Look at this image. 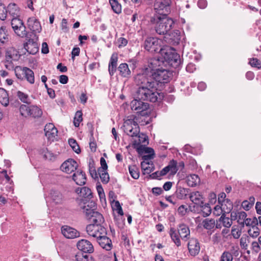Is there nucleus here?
<instances>
[{
    "mask_svg": "<svg viewBox=\"0 0 261 261\" xmlns=\"http://www.w3.org/2000/svg\"><path fill=\"white\" fill-rule=\"evenodd\" d=\"M16 95L21 102L25 103L30 102V98L27 94L20 91H18L16 93Z\"/></svg>",
    "mask_w": 261,
    "mask_h": 261,
    "instance_id": "obj_44",
    "label": "nucleus"
},
{
    "mask_svg": "<svg viewBox=\"0 0 261 261\" xmlns=\"http://www.w3.org/2000/svg\"><path fill=\"white\" fill-rule=\"evenodd\" d=\"M50 194L52 201L56 204H61L63 202L64 198L60 192L52 190Z\"/></svg>",
    "mask_w": 261,
    "mask_h": 261,
    "instance_id": "obj_27",
    "label": "nucleus"
},
{
    "mask_svg": "<svg viewBox=\"0 0 261 261\" xmlns=\"http://www.w3.org/2000/svg\"><path fill=\"white\" fill-rule=\"evenodd\" d=\"M140 152L148 153V154H144L142 156L143 161L149 162L151 159L153 158L154 151L151 148L141 146Z\"/></svg>",
    "mask_w": 261,
    "mask_h": 261,
    "instance_id": "obj_24",
    "label": "nucleus"
},
{
    "mask_svg": "<svg viewBox=\"0 0 261 261\" xmlns=\"http://www.w3.org/2000/svg\"><path fill=\"white\" fill-rule=\"evenodd\" d=\"M92 224L100 225L104 222L102 215L97 211H95L92 215L87 218Z\"/></svg>",
    "mask_w": 261,
    "mask_h": 261,
    "instance_id": "obj_23",
    "label": "nucleus"
},
{
    "mask_svg": "<svg viewBox=\"0 0 261 261\" xmlns=\"http://www.w3.org/2000/svg\"><path fill=\"white\" fill-rule=\"evenodd\" d=\"M131 109L137 113H140L144 115L146 113L144 112L147 110L149 107V105L147 102H143L137 99H134L130 103Z\"/></svg>",
    "mask_w": 261,
    "mask_h": 261,
    "instance_id": "obj_9",
    "label": "nucleus"
},
{
    "mask_svg": "<svg viewBox=\"0 0 261 261\" xmlns=\"http://www.w3.org/2000/svg\"><path fill=\"white\" fill-rule=\"evenodd\" d=\"M11 25L15 33L19 37L23 38L27 35L26 28L22 21L17 17L12 18Z\"/></svg>",
    "mask_w": 261,
    "mask_h": 261,
    "instance_id": "obj_7",
    "label": "nucleus"
},
{
    "mask_svg": "<svg viewBox=\"0 0 261 261\" xmlns=\"http://www.w3.org/2000/svg\"><path fill=\"white\" fill-rule=\"evenodd\" d=\"M75 192L80 196L85 198L90 199L92 196L91 190L86 187L78 188L76 189Z\"/></svg>",
    "mask_w": 261,
    "mask_h": 261,
    "instance_id": "obj_26",
    "label": "nucleus"
},
{
    "mask_svg": "<svg viewBox=\"0 0 261 261\" xmlns=\"http://www.w3.org/2000/svg\"><path fill=\"white\" fill-rule=\"evenodd\" d=\"M161 40L157 38L148 37L144 42V48L151 53L158 51V50L161 49Z\"/></svg>",
    "mask_w": 261,
    "mask_h": 261,
    "instance_id": "obj_8",
    "label": "nucleus"
},
{
    "mask_svg": "<svg viewBox=\"0 0 261 261\" xmlns=\"http://www.w3.org/2000/svg\"><path fill=\"white\" fill-rule=\"evenodd\" d=\"M124 132L132 138L137 137L140 133V128L138 124L134 121L127 120L123 124Z\"/></svg>",
    "mask_w": 261,
    "mask_h": 261,
    "instance_id": "obj_6",
    "label": "nucleus"
},
{
    "mask_svg": "<svg viewBox=\"0 0 261 261\" xmlns=\"http://www.w3.org/2000/svg\"><path fill=\"white\" fill-rule=\"evenodd\" d=\"M219 221L222 223L224 227L229 228L232 225V222L228 217H226L224 214L219 218Z\"/></svg>",
    "mask_w": 261,
    "mask_h": 261,
    "instance_id": "obj_45",
    "label": "nucleus"
},
{
    "mask_svg": "<svg viewBox=\"0 0 261 261\" xmlns=\"http://www.w3.org/2000/svg\"><path fill=\"white\" fill-rule=\"evenodd\" d=\"M188 193V191L185 188H179L176 191L175 196L179 199H184L186 198Z\"/></svg>",
    "mask_w": 261,
    "mask_h": 261,
    "instance_id": "obj_43",
    "label": "nucleus"
},
{
    "mask_svg": "<svg viewBox=\"0 0 261 261\" xmlns=\"http://www.w3.org/2000/svg\"><path fill=\"white\" fill-rule=\"evenodd\" d=\"M25 50L29 54L35 55L39 50L38 43L33 39H30L24 44Z\"/></svg>",
    "mask_w": 261,
    "mask_h": 261,
    "instance_id": "obj_16",
    "label": "nucleus"
},
{
    "mask_svg": "<svg viewBox=\"0 0 261 261\" xmlns=\"http://www.w3.org/2000/svg\"><path fill=\"white\" fill-rule=\"evenodd\" d=\"M160 53L164 60L170 64L177 66L180 62L179 55L171 47L165 46L160 49Z\"/></svg>",
    "mask_w": 261,
    "mask_h": 261,
    "instance_id": "obj_3",
    "label": "nucleus"
},
{
    "mask_svg": "<svg viewBox=\"0 0 261 261\" xmlns=\"http://www.w3.org/2000/svg\"><path fill=\"white\" fill-rule=\"evenodd\" d=\"M231 232L233 238L235 239H237L240 237L242 231L238 226H233L231 228Z\"/></svg>",
    "mask_w": 261,
    "mask_h": 261,
    "instance_id": "obj_55",
    "label": "nucleus"
},
{
    "mask_svg": "<svg viewBox=\"0 0 261 261\" xmlns=\"http://www.w3.org/2000/svg\"><path fill=\"white\" fill-rule=\"evenodd\" d=\"M174 22L172 19L168 17L159 18L155 25V31L159 35H164V40L168 43L171 42V38L168 39V36L170 34L168 33L172 29Z\"/></svg>",
    "mask_w": 261,
    "mask_h": 261,
    "instance_id": "obj_2",
    "label": "nucleus"
},
{
    "mask_svg": "<svg viewBox=\"0 0 261 261\" xmlns=\"http://www.w3.org/2000/svg\"><path fill=\"white\" fill-rule=\"evenodd\" d=\"M8 35L6 33V28L1 27L0 29V41L2 43H4L8 40Z\"/></svg>",
    "mask_w": 261,
    "mask_h": 261,
    "instance_id": "obj_57",
    "label": "nucleus"
},
{
    "mask_svg": "<svg viewBox=\"0 0 261 261\" xmlns=\"http://www.w3.org/2000/svg\"><path fill=\"white\" fill-rule=\"evenodd\" d=\"M72 179L77 185H84L86 182L85 173L81 170H76L72 175Z\"/></svg>",
    "mask_w": 261,
    "mask_h": 261,
    "instance_id": "obj_17",
    "label": "nucleus"
},
{
    "mask_svg": "<svg viewBox=\"0 0 261 261\" xmlns=\"http://www.w3.org/2000/svg\"><path fill=\"white\" fill-rule=\"evenodd\" d=\"M22 69L23 67L20 66H17L15 69V73L16 77L20 80L23 79V76H22Z\"/></svg>",
    "mask_w": 261,
    "mask_h": 261,
    "instance_id": "obj_64",
    "label": "nucleus"
},
{
    "mask_svg": "<svg viewBox=\"0 0 261 261\" xmlns=\"http://www.w3.org/2000/svg\"><path fill=\"white\" fill-rule=\"evenodd\" d=\"M248 233L250 237L256 238L259 236L260 231L257 225H255L250 227L248 230Z\"/></svg>",
    "mask_w": 261,
    "mask_h": 261,
    "instance_id": "obj_42",
    "label": "nucleus"
},
{
    "mask_svg": "<svg viewBox=\"0 0 261 261\" xmlns=\"http://www.w3.org/2000/svg\"><path fill=\"white\" fill-rule=\"evenodd\" d=\"M78 249L84 253H91L94 251V247L92 243L85 239L79 241L76 244Z\"/></svg>",
    "mask_w": 261,
    "mask_h": 261,
    "instance_id": "obj_12",
    "label": "nucleus"
},
{
    "mask_svg": "<svg viewBox=\"0 0 261 261\" xmlns=\"http://www.w3.org/2000/svg\"><path fill=\"white\" fill-rule=\"evenodd\" d=\"M213 214L216 216H219L224 213V207H222V205H217L215 206L213 210Z\"/></svg>",
    "mask_w": 261,
    "mask_h": 261,
    "instance_id": "obj_59",
    "label": "nucleus"
},
{
    "mask_svg": "<svg viewBox=\"0 0 261 261\" xmlns=\"http://www.w3.org/2000/svg\"><path fill=\"white\" fill-rule=\"evenodd\" d=\"M61 232L63 235L67 239H74L80 236V233L75 229L65 225L62 227Z\"/></svg>",
    "mask_w": 261,
    "mask_h": 261,
    "instance_id": "obj_13",
    "label": "nucleus"
},
{
    "mask_svg": "<svg viewBox=\"0 0 261 261\" xmlns=\"http://www.w3.org/2000/svg\"><path fill=\"white\" fill-rule=\"evenodd\" d=\"M78 167V164L73 159H70L62 163L61 170L67 174H70L75 171Z\"/></svg>",
    "mask_w": 261,
    "mask_h": 261,
    "instance_id": "obj_10",
    "label": "nucleus"
},
{
    "mask_svg": "<svg viewBox=\"0 0 261 261\" xmlns=\"http://www.w3.org/2000/svg\"><path fill=\"white\" fill-rule=\"evenodd\" d=\"M82 116L83 114L82 111H78L76 112L73 121V123L75 127H79L80 123L82 121Z\"/></svg>",
    "mask_w": 261,
    "mask_h": 261,
    "instance_id": "obj_49",
    "label": "nucleus"
},
{
    "mask_svg": "<svg viewBox=\"0 0 261 261\" xmlns=\"http://www.w3.org/2000/svg\"><path fill=\"white\" fill-rule=\"evenodd\" d=\"M171 0H159L154 4V9L156 13L162 15H167L170 12Z\"/></svg>",
    "mask_w": 261,
    "mask_h": 261,
    "instance_id": "obj_4",
    "label": "nucleus"
},
{
    "mask_svg": "<svg viewBox=\"0 0 261 261\" xmlns=\"http://www.w3.org/2000/svg\"><path fill=\"white\" fill-rule=\"evenodd\" d=\"M250 248L253 253H258L261 250V245L259 244V241H254L251 242Z\"/></svg>",
    "mask_w": 261,
    "mask_h": 261,
    "instance_id": "obj_48",
    "label": "nucleus"
},
{
    "mask_svg": "<svg viewBox=\"0 0 261 261\" xmlns=\"http://www.w3.org/2000/svg\"><path fill=\"white\" fill-rule=\"evenodd\" d=\"M84 252L77 253L75 255L76 261H93V258L90 254H85Z\"/></svg>",
    "mask_w": 261,
    "mask_h": 261,
    "instance_id": "obj_36",
    "label": "nucleus"
},
{
    "mask_svg": "<svg viewBox=\"0 0 261 261\" xmlns=\"http://www.w3.org/2000/svg\"><path fill=\"white\" fill-rule=\"evenodd\" d=\"M188 247L191 255L195 256L199 253L200 248L198 241L196 239H191L188 243Z\"/></svg>",
    "mask_w": 261,
    "mask_h": 261,
    "instance_id": "obj_15",
    "label": "nucleus"
},
{
    "mask_svg": "<svg viewBox=\"0 0 261 261\" xmlns=\"http://www.w3.org/2000/svg\"><path fill=\"white\" fill-rule=\"evenodd\" d=\"M109 3L111 6L112 9L113 11L119 14L121 12V6L116 0H109Z\"/></svg>",
    "mask_w": 261,
    "mask_h": 261,
    "instance_id": "obj_40",
    "label": "nucleus"
},
{
    "mask_svg": "<svg viewBox=\"0 0 261 261\" xmlns=\"http://www.w3.org/2000/svg\"><path fill=\"white\" fill-rule=\"evenodd\" d=\"M83 203L80 204L81 208L83 210L86 218L89 217L95 211L97 206L96 203L93 200L85 201L82 200Z\"/></svg>",
    "mask_w": 261,
    "mask_h": 261,
    "instance_id": "obj_11",
    "label": "nucleus"
},
{
    "mask_svg": "<svg viewBox=\"0 0 261 261\" xmlns=\"http://www.w3.org/2000/svg\"><path fill=\"white\" fill-rule=\"evenodd\" d=\"M244 224H245L247 226L253 227L255 225H258V220L257 219L253 217L252 218H247L245 220V222L244 223Z\"/></svg>",
    "mask_w": 261,
    "mask_h": 261,
    "instance_id": "obj_51",
    "label": "nucleus"
},
{
    "mask_svg": "<svg viewBox=\"0 0 261 261\" xmlns=\"http://www.w3.org/2000/svg\"><path fill=\"white\" fill-rule=\"evenodd\" d=\"M8 10L4 5H0V19L4 20L7 16Z\"/></svg>",
    "mask_w": 261,
    "mask_h": 261,
    "instance_id": "obj_58",
    "label": "nucleus"
},
{
    "mask_svg": "<svg viewBox=\"0 0 261 261\" xmlns=\"http://www.w3.org/2000/svg\"><path fill=\"white\" fill-rule=\"evenodd\" d=\"M177 231L182 240L187 241L188 239L190 234V231L187 226L185 224L180 225Z\"/></svg>",
    "mask_w": 261,
    "mask_h": 261,
    "instance_id": "obj_25",
    "label": "nucleus"
},
{
    "mask_svg": "<svg viewBox=\"0 0 261 261\" xmlns=\"http://www.w3.org/2000/svg\"><path fill=\"white\" fill-rule=\"evenodd\" d=\"M136 137L138 138V141L134 140V143L136 144H145L146 143H148L147 136L143 134H139L138 135V136Z\"/></svg>",
    "mask_w": 261,
    "mask_h": 261,
    "instance_id": "obj_52",
    "label": "nucleus"
},
{
    "mask_svg": "<svg viewBox=\"0 0 261 261\" xmlns=\"http://www.w3.org/2000/svg\"><path fill=\"white\" fill-rule=\"evenodd\" d=\"M118 70L120 75L123 77H129L131 74V71L126 63H121L118 67Z\"/></svg>",
    "mask_w": 261,
    "mask_h": 261,
    "instance_id": "obj_28",
    "label": "nucleus"
},
{
    "mask_svg": "<svg viewBox=\"0 0 261 261\" xmlns=\"http://www.w3.org/2000/svg\"><path fill=\"white\" fill-rule=\"evenodd\" d=\"M233 256L229 251H224L221 255L220 261H232Z\"/></svg>",
    "mask_w": 261,
    "mask_h": 261,
    "instance_id": "obj_54",
    "label": "nucleus"
},
{
    "mask_svg": "<svg viewBox=\"0 0 261 261\" xmlns=\"http://www.w3.org/2000/svg\"><path fill=\"white\" fill-rule=\"evenodd\" d=\"M221 205L224 207V213H229L233 207L232 203L228 199H226L225 203H221Z\"/></svg>",
    "mask_w": 261,
    "mask_h": 261,
    "instance_id": "obj_56",
    "label": "nucleus"
},
{
    "mask_svg": "<svg viewBox=\"0 0 261 261\" xmlns=\"http://www.w3.org/2000/svg\"><path fill=\"white\" fill-rule=\"evenodd\" d=\"M97 241L99 245L106 250H110L112 249V241L106 235H101Z\"/></svg>",
    "mask_w": 261,
    "mask_h": 261,
    "instance_id": "obj_21",
    "label": "nucleus"
},
{
    "mask_svg": "<svg viewBox=\"0 0 261 261\" xmlns=\"http://www.w3.org/2000/svg\"><path fill=\"white\" fill-rule=\"evenodd\" d=\"M21 54L14 47L7 49L6 53V62H12V61L17 60Z\"/></svg>",
    "mask_w": 261,
    "mask_h": 261,
    "instance_id": "obj_18",
    "label": "nucleus"
},
{
    "mask_svg": "<svg viewBox=\"0 0 261 261\" xmlns=\"http://www.w3.org/2000/svg\"><path fill=\"white\" fill-rule=\"evenodd\" d=\"M198 207L200 208L204 217H207L211 214L212 209L208 203H205L204 202L202 205H200Z\"/></svg>",
    "mask_w": 261,
    "mask_h": 261,
    "instance_id": "obj_39",
    "label": "nucleus"
},
{
    "mask_svg": "<svg viewBox=\"0 0 261 261\" xmlns=\"http://www.w3.org/2000/svg\"><path fill=\"white\" fill-rule=\"evenodd\" d=\"M98 172L101 182L105 184H107L109 181V175L107 172V170L98 169Z\"/></svg>",
    "mask_w": 261,
    "mask_h": 261,
    "instance_id": "obj_41",
    "label": "nucleus"
},
{
    "mask_svg": "<svg viewBox=\"0 0 261 261\" xmlns=\"http://www.w3.org/2000/svg\"><path fill=\"white\" fill-rule=\"evenodd\" d=\"M250 65L258 69L261 68V62L257 58H252L249 61Z\"/></svg>",
    "mask_w": 261,
    "mask_h": 261,
    "instance_id": "obj_60",
    "label": "nucleus"
},
{
    "mask_svg": "<svg viewBox=\"0 0 261 261\" xmlns=\"http://www.w3.org/2000/svg\"><path fill=\"white\" fill-rule=\"evenodd\" d=\"M163 63L159 59H152L148 68L142 69L135 77V81L139 88L137 97L140 100L156 102L163 98L162 94L157 91L159 83L169 81L171 73L166 69L158 68Z\"/></svg>",
    "mask_w": 261,
    "mask_h": 261,
    "instance_id": "obj_1",
    "label": "nucleus"
},
{
    "mask_svg": "<svg viewBox=\"0 0 261 261\" xmlns=\"http://www.w3.org/2000/svg\"><path fill=\"white\" fill-rule=\"evenodd\" d=\"M0 102L5 107L8 106L9 103L8 94L3 88H0Z\"/></svg>",
    "mask_w": 261,
    "mask_h": 261,
    "instance_id": "obj_33",
    "label": "nucleus"
},
{
    "mask_svg": "<svg viewBox=\"0 0 261 261\" xmlns=\"http://www.w3.org/2000/svg\"><path fill=\"white\" fill-rule=\"evenodd\" d=\"M249 242V237L246 234H244L240 239V244L242 248L247 249Z\"/></svg>",
    "mask_w": 261,
    "mask_h": 261,
    "instance_id": "obj_47",
    "label": "nucleus"
},
{
    "mask_svg": "<svg viewBox=\"0 0 261 261\" xmlns=\"http://www.w3.org/2000/svg\"><path fill=\"white\" fill-rule=\"evenodd\" d=\"M68 142L71 147L76 153H79L81 151L80 147L75 140L73 139H69Z\"/></svg>",
    "mask_w": 261,
    "mask_h": 261,
    "instance_id": "obj_53",
    "label": "nucleus"
},
{
    "mask_svg": "<svg viewBox=\"0 0 261 261\" xmlns=\"http://www.w3.org/2000/svg\"><path fill=\"white\" fill-rule=\"evenodd\" d=\"M128 170L130 175L134 179H137L139 178L140 176L139 170L136 166H129Z\"/></svg>",
    "mask_w": 261,
    "mask_h": 261,
    "instance_id": "obj_38",
    "label": "nucleus"
},
{
    "mask_svg": "<svg viewBox=\"0 0 261 261\" xmlns=\"http://www.w3.org/2000/svg\"><path fill=\"white\" fill-rule=\"evenodd\" d=\"M20 113L21 116L24 117L29 116L30 112V106H28L25 105H21L19 108Z\"/></svg>",
    "mask_w": 261,
    "mask_h": 261,
    "instance_id": "obj_46",
    "label": "nucleus"
},
{
    "mask_svg": "<svg viewBox=\"0 0 261 261\" xmlns=\"http://www.w3.org/2000/svg\"><path fill=\"white\" fill-rule=\"evenodd\" d=\"M190 200L197 206L202 205L204 202V198L203 195L198 191H194L189 195Z\"/></svg>",
    "mask_w": 261,
    "mask_h": 261,
    "instance_id": "obj_19",
    "label": "nucleus"
},
{
    "mask_svg": "<svg viewBox=\"0 0 261 261\" xmlns=\"http://www.w3.org/2000/svg\"><path fill=\"white\" fill-rule=\"evenodd\" d=\"M169 234L172 241L175 243V244L177 247L180 246L181 245V242L178 231L174 228H171L170 229Z\"/></svg>",
    "mask_w": 261,
    "mask_h": 261,
    "instance_id": "obj_29",
    "label": "nucleus"
},
{
    "mask_svg": "<svg viewBox=\"0 0 261 261\" xmlns=\"http://www.w3.org/2000/svg\"><path fill=\"white\" fill-rule=\"evenodd\" d=\"M86 230L89 236L95 238L96 240L101 235L107 234L106 228L100 225L90 224L87 226Z\"/></svg>",
    "mask_w": 261,
    "mask_h": 261,
    "instance_id": "obj_5",
    "label": "nucleus"
},
{
    "mask_svg": "<svg viewBox=\"0 0 261 261\" xmlns=\"http://www.w3.org/2000/svg\"><path fill=\"white\" fill-rule=\"evenodd\" d=\"M163 169L166 175L168 173H169L170 175H175L178 170L177 163L176 161L172 160L170 161L168 166Z\"/></svg>",
    "mask_w": 261,
    "mask_h": 261,
    "instance_id": "obj_22",
    "label": "nucleus"
},
{
    "mask_svg": "<svg viewBox=\"0 0 261 261\" xmlns=\"http://www.w3.org/2000/svg\"><path fill=\"white\" fill-rule=\"evenodd\" d=\"M42 153L45 159L51 160L54 158L53 153L49 151L47 149L43 150Z\"/></svg>",
    "mask_w": 261,
    "mask_h": 261,
    "instance_id": "obj_63",
    "label": "nucleus"
},
{
    "mask_svg": "<svg viewBox=\"0 0 261 261\" xmlns=\"http://www.w3.org/2000/svg\"><path fill=\"white\" fill-rule=\"evenodd\" d=\"M7 10L13 18L17 17L19 15V9L15 4H10L8 6Z\"/></svg>",
    "mask_w": 261,
    "mask_h": 261,
    "instance_id": "obj_35",
    "label": "nucleus"
},
{
    "mask_svg": "<svg viewBox=\"0 0 261 261\" xmlns=\"http://www.w3.org/2000/svg\"><path fill=\"white\" fill-rule=\"evenodd\" d=\"M28 25L29 29L34 32H40L41 30V27L38 20L34 17H30L28 19Z\"/></svg>",
    "mask_w": 261,
    "mask_h": 261,
    "instance_id": "obj_20",
    "label": "nucleus"
},
{
    "mask_svg": "<svg viewBox=\"0 0 261 261\" xmlns=\"http://www.w3.org/2000/svg\"><path fill=\"white\" fill-rule=\"evenodd\" d=\"M113 208L114 209V210L117 211V213L119 215L121 216L123 215V212L122 207L118 201H116L114 202V203L113 206Z\"/></svg>",
    "mask_w": 261,
    "mask_h": 261,
    "instance_id": "obj_61",
    "label": "nucleus"
},
{
    "mask_svg": "<svg viewBox=\"0 0 261 261\" xmlns=\"http://www.w3.org/2000/svg\"><path fill=\"white\" fill-rule=\"evenodd\" d=\"M203 227L208 230H211L214 228L216 224L213 219H205L202 221Z\"/></svg>",
    "mask_w": 261,
    "mask_h": 261,
    "instance_id": "obj_37",
    "label": "nucleus"
},
{
    "mask_svg": "<svg viewBox=\"0 0 261 261\" xmlns=\"http://www.w3.org/2000/svg\"><path fill=\"white\" fill-rule=\"evenodd\" d=\"M187 184L190 187H195L200 182V178L196 174H191L187 177Z\"/></svg>",
    "mask_w": 261,
    "mask_h": 261,
    "instance_id": "obj_32",
    "label": "nucleus"
},
{
    "mask_svg": "<svg viewBox=\"0 0 261 261\" xmlns=\"http://www.w3.org/2000/svg\"><path fill=\"white\" fill-rule=\"evenodd\" d=\"M44 132L46 137L49 140L54 141L57 136V129L51 123L46 124L44 127Z\"/></svg>",
    "mask_w": 261,
    "mask_h": 261,
    "instance_id": "obj_14",
    "label": "nucleus"
},
{
    "mask_svg": "<svg viewBox=\"0 0 261 261\" xmlns=\"http://www.w3.org/2000/svg\"><path fill=\"white\" fill-rule=\"evenodd\" d=\"M118 59V58L117 54L116 53H113L110 58L109 65L117 67Z\"/></svg>",
    "mask_w": 261,
    "mask_h": 261,
    "instance_id": "obj_62",
    "label": "nucleus"
},
{
    "mask_svg": "<svg viewBox=\"0 0 261 261\" xmlns=\"http://www.w3.org/2000/svg\"><path fill=\"white\" fill-rule=\"evenodd\" d=\"M141 166L144 174H149L153 171V164H150V162L142 161Z\"/></svg>",
    "mask_w": 261,
    "mask_h": 261,
    "instance_id": "obj_34",
    "label": "nucleus"
},
{
    "mask_svg": "<svg viewBox=\"0 0 261 261\" xmlns=\"http://www.w3.org/2000/svg\"><path fill=\"white\" fill-rule=\"evenodd\" d=\"M22 74L24 75L27 81L30 84L34 83L35 78L34 72L28 67H23Z\"/></svg>",
    "mask_w": 261,
    "mask_h": 261,
    "instance_id": "obj_30",
    "label": "nucleus"
},
{
    "mask_svg": "<svg viewBox=\"0 0 261 261\" xmlns=\"http://www.w3.org/2000/svg\"><path fill=\"white\" fill-rule=\"evenodd\" d=\"M43 112L42 110L37 106H30V112L29 116L33 118H39L42 115Z\"/></svg>",
    "mask_w": 261,
    "mask_h": 261,
    "instance_id": "obj_31",
    "label": "nucleus"
},
{
    "mask_svg": "<svg viewBox=\"0 0 261 261\" xmlns=\"http://www.w3.org/2000/svg\"><path fill=\"white\" fill-rule=\"evenodd\" d=\"M236 217L238 218V222L241 224H244L245 220L247 219V214L243 211L239 212L237 214L234 213Z\"/></svg>",
    "mask_w": 261,
    "mask_h": 261,
    "instance_id": "obj_50",
    "label": "nucleus"
}]
</instances>
